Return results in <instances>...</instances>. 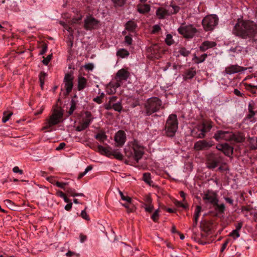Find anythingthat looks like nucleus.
<instances>
[{"label":"nucleus","instance_id":"nucleus-19","mask_svg":"<svg viewBox=\"0 0 257 257\" xmlns=\"http://www.w3.org/2000/svg\"><path fill=\"white\" fill-rule=\"evenodd\" d=\"M196 74V71L195 68L191 67L185 71L183 74L184 80L192 79Z\"/></svg>","mask_w":257,"mask_h":257},{"label":"nucleus","instance_id":"nucleus-63","mask_svg":"<svg viewBox=\"0 0 257 257\" xmlns=\"http://www.w3.org/2000/svg\"><path fill=\"white\" fill-rule=\"evenodd\" d=\"M125 42L126 43H127L128 45H131L132 44V38L131 36H126L125 37Z\"/></svg>","mask_w":257,"mask_h":257},{"label":"nucleus","instance_id":"nucleus-50","mask_svg":"<svg viewBox=\"0 0 257 257\" xmlns=\"http://www.w3.org/2000/svg\"><path fill=\"white\" fill-rule=\"evenodd\" d=\"M115 82H110V86H112V87L115 88L116 90V88H118L119 86H120L122 81H118V80H115Z\"/></svg>","mask_w":257,"mask_h":257},{"label":"nucleus","instance_id":"nucleus-48","mask_svg":"<svg viewBox=\"0 0 257 257\" xmlns=\"http://www.w3.org/2000/svg\"><path fill=\"white\" fill-rule=\"evenodd\" d=\"M104 97V93H102L100 96L93 98V101L98 104H101L102 102V99Z\"/></svg>","mask_w":257,"mask_h":257},{"label":"nucleus","instance_id":"nucleus-44","mask_svg":"<svg viewBox=\"0 0 257 257\" xmlns=\"http://www.w3.org/2000/svg\"><path fill=\"white\" fill-rule=\"evenodd\" d=\"M165 41L166 44L168 46H170L174 43V41L173 40L171 34L167 35Z\"/></svg>","mask_w":257,"mask_h":257},{"label":"nucleus","instance_id":"nucleus-26","mask_svg":"<svg viewBox=\"0 0 257 257\" xmlns=\"http://www.w3.org/2000/svg\"><path fill=\"white\" fill-rule=\"evenodd\" d=\"M233 148L228 144L225 143L223 150V154L228 157H230L233 154Z\"/></svg>","mask_w":257,"mask_h":257},{"label":"nucleus","instance_id":"nucleus-27","mask_svg":"<svg viewBox=\"0 0 257 257\" xmlns=\"http://www.w3.org/2000/svg\"><path fill=\"white\" fill-rule=\"evenodd\" d=\"M137 27V24L133 21H129L125 24V29L130 32H133Z\"/></svg>","mask_w":257,"mask_h":257},{"label":"nucleus","instance_id":"nucleus-4","mask_svg":"<svg viewBox=\"0 0 257 257\" xmlns=\"http://www.w3.org/2000/svg\"><path fill=\"white\" fill-rule=\"evenodd\" d=\"M178 122L177 116L175 114H170L168 117L165 126V132L167 137H173L178 129Z\"/></svg>","mask_w":257,"mask_h":257},{"label":"nucleus","instance_id":"nucleus-51","mask_svg":"<svg viewBox=\"0 0 257 257\" xmlns=\"http://www.w3.org/2000/svg\"><path fill=\"white\" fill-rule=\"evenodd\" d=\"M115 7H122L125 4L126 0H112Z\"/></svg>","mask_w":257,"mask_h":257},{"label":"nucleus","instance_id":"nucleus-13","mask_svg":"<svg viewBox=\"0 0 257 257\" xmlns=\"http://www.w3.org/2000/svg\"><path fill=\"white\" fill-rule=\"evenodd\" d=\"M74 76L72 73H66L64 78V83L65 84V88L67 93L69 94L72 90L73 87Z\"/></svg>","mask_w":257,"mask_h":257},{"label":"nucleus","instance_id":"nucleus-47","mask_svg":"<svg viewBox=\"0 0 257 257\" xmlns=\"http://www.w3.org/2000/svg\"><path fill=\"white\" fill-rule=\"evenodd\" d=\"M159 209L156 210L151 216L152 219L155 222H157L158 220L159 216Z\"/></svg>","mask_w":257,"mask_h":257},{"label":"nucleus","instance_id":"nucleus-10","mask_svg":"<svg viewBox=\"0 0 257 257\" xmlns=\"http://www.w3.org/2000/svg\"><path fill=\"white\" fill-rule=\"evenodd\" d=\"M248 112L245 116V119L249 120L250 122H255V115L257 114V103L253 100L248 102Z\"/></svg>","mask_w":257,"mask_h":257},{"label":"nucleus","instance_id":"nucleus-28","mask_svg":"<svg viewBox=\"0 0 257 257\" xmlns=\"http://www.w3.org/2000/svg\"><path fill=\"white\" fill-rule=\"evenodd\" d=\"M87 79L84 77H79L78 78V90H83L86 86Z\"/></svg>","mask_w":257,"mask_h":257},{"label":"nucleus","instance_id":"nucleus-35","mask_svg":"<svg viewBox=\"0 0 257 257\" xmlns=\"http://www.w3.org/2000/svg\"><path fill=\"white\" fill-rule=\"evenodd\" d=\"M143 180L149 185H151L153 183L151 178V174L149 173H145L143 174Z\"/></svg>","mask_w":257,"mask_h":257},{"label":"nucleus","instance_id":"nucleus-14","mask_svg":"<svg viewBox=\"0 0 257 257\" xmlns=\"http://www.w3.org/2000/svg\"><path fill=\"white\" fill-rule=\"evenodd\" d=\"M213 145L212 141L201 140L196 142L194 148L196 151L207 150Z\"/></svg>","mask_w":257,"mask_h":257},{"label":"nucleus","instance_id":"nucleus-49","mask_svg":"<svg viewBox=\"0 0 257 257\" xmlns=\"http://www.w3.org/2000/svg\"><path fill=\"white\" fill-rule=\"evenodd\" d=\"M201 211V207L199 205H197L195 210L194 214V218H197L200 216V213Z\"/></svg>","mask_w":257,"mask_h":257},{"label":"nucleus","instance_id":"nucleus-34","mask_svg":"<svg viewBox=\"0 0 257 257\" xmlns=\"http://www.w3.org/2000/svg\"><path fill=\"white\" fill-rule=\"evenodd\" d=\"M76 105L77 102L74 100V98L72 99L71 101V106L69 111H68L69 115H71L73 114L74 111L76 109Z\"/></svg>","mask_w":257,"mask_h":257},{"label":"nucleus","instance_id":"nucleus-1","mask_svg":"<svg viewBox=\"0 0 257 257\" xmlns=\"http://www.w3.org/2000/svg\"><path fill=\"white\" fill-rule=\"evenodd\" d=\"M232 33L243 39H252L257 34V26L253 22L238 19Z\"/></svg>","mask_w":257,"mask_h":257},{"label":"nucleus","instance_id":"nucleus-41","mask_svg":"<svg viewBox=\"0 0 257 257\" xmlns=\"http://www.w3.org/2000/svg\"><path fill=\"white\" fill-rule=\"evenodd\" d=\"M179 53L184 56V57H187L188 56L190 53V51L189 50H187L184 47H181L179 49V51H178Z\"/></svg>","mask_w":257,"mask_h":257},{"label":"nucleus","instance_id":"nucleus-11","mask_svg":"<svg viewBox=\"0 0 257 257\" xmlns=\"http://www.w3.org/2000/svg\"><path fill=\"white\" fill-rule=\"evenodd\" d=\"M231 136H232V133L231 132L219 130L215 133L213 138L217 141L220 140L231 141Z\"/></svg>","mask_w":257,"mask_h":257},{"label":"nucleus","instance_id":"nucleus-24","mask_svg":"<svg viewBox=\"0 0 257 257\" xmlns=\"http://www.w3.org/2000/svg\"><path fill=\"white\" fill-rule=\"evenodd\" d=\"M150 6L148 4H139L137 5V11L140 14L148 13L150 11Z\"/></svg>","mask_w":257,"mask_h":257},{"label":"nucleus","instance_id":"nucleus-36","mask_svg":"<svg viewBox=\"0 0 257 257\" xmlns=\"http://www.w3.org/2000/svg\"><path fill=\"white\" fill-rule=\"evenodd\" d=\"M129 52L124 49H121L117 51V55L121 58H124L129 55Z\"/></svg>","mask_w":257,"mask_h":257},{"label":"nucleus","instance_id":"nucleus-52","mask_svg":"<svg viewBox=\"0 0 257 257\" xmlns=\"http://www.w3.org/2000/svg\"><path fill=\"white\" fill-rule=\"evenodd\" d=\"M106 92L108 94H112L116 92L115 88L112 86H110V83L106 87Z\"/></svg>","mask_w":257,"mask_h":257},{"label":"nucleus","instance_id":"nucleus-64","mask_svg":"<svg viewBox=\"0 0 257 257\" xmlns=\"http://www.w3.org/2000/svg\"><path fill=\"white\" fill-rule=\"evenodd\" d=\"M112 105H113V103L108 101L107 103H106L105 104L104 107L106 110H110L111 109H113Z\"/></svg>","mask_w":257,"mask_h":257},{"label":"nucleus","instance_id":"nucleus-3","mask_svg":"<svg viewBox=\"0 0 257 257\" xmlns=\"http://www.w3.org/2000/svg\"><path fill=\"white\" fill-rule=\"evenodd\" d=\"M162 102L161 99L157 97L149 98L144 104L145 112L146 115H150L159 110L162 106Z\"/></svg>","mask_w":257,"mask_h":257},{"label":"nucleus","instance_id":"nucleus-53","mask_svg":"<svg viewBox=\"0 0 257 257\" xmlns=\"http://www.w3.org/2000/svg\"><path fill=\"white\" fill-rule=\"evenodd\" d=\"M86 145L95 151L97 150V146L93 142L87 141Z\"/></svg>","mask_w":257,"mask_h":257},{"label":"nucleus","instance_id":"nucleus-17","mask_svg":"<svg viewBox=\"0 0 257 257\" xmlns=\"http://www.w3.org/2000/svg\"><path fill=\"white\" fill-rule=\"evenodd\" d=\"M246 68L237 65H231L227 67L225 69V73L227 74H232L236 73L243 71L246 70Z\"/></svg>","mask_w":257,"mask_h":257},{"label":"nucleus","instance_id":"nucleus-59","mask_svg":"<svg viewBox=\"0 0 257 257\" xmlns=\"http://www.w3.org/2000/svg\"><path fill=\"white\" fill-rule=\"evenodd\" d=\"M207 55L206 54H204L202 55L200 57L197 58V63H200L203 62L205 60L206 58L207 57Z\"/></svg>","mask_w":257,"mask_h":257},{"label":"nucleus","instance_id":"nucleus-15","mask_svg":"<svg viewBox=\"0 0 257 257\" xmlns=\"http://www.w3.org/2000/svg\"><path fill=\"white\" fill-rule=\"evenodd\" d=\"M126 137L125 132L123 131H118L115 135L114 141L116 147H122L126 141Z\"/></svg>","mask_w":257,"mask_h":257},{"label":"nucleus","instance_id":"nucleus-56","mask_svg":"<svg viewBox=\"0 0 257 257\" xmlns=\"http://www.w3.org/2000/svg\"><path fill=\"white\" fill-rule=\"evenodd\" d=\"M238 231H239L234 229L230 233L229 235L234 237V238H237L240 236V234Z\"/></svg>","mask_w":257,"mask_h":257},{"label":"nucleus","instance_id":"nucleus-30","mask_svg":"<svg viewBox=\"0 0 257 257\" xmlns=\"http://www.w3.org/2000/svg\"><path fill=\"white\" fill-rule=\"evenodd\" d=\"M167 14V11L163 8H160L156 11V15L159 19H163Z\"/></svg>","mask_w":257,"mask_h":257},{"label":"nucleus","instance_id":"nucleus-54","mask_svg":"<svg viewBox=\"0 0 257 257\" xmlns=\"http://www.w3.org/2000/svg\"><path fill=\"white\" fill-rule=\"evenodd\" d=\"M88 126L84 123L83 122L81 124L77 126L76 128V130L78 132H81L87 128Z\"/></svg>","mask_w":257,"mask_h":257},{"label":"nucleus","instance_id":"nucleus-18","mask_svg":"<svg viewBox=\"0 0 257 257\" xmlns=\"http://www.w3.org/2000/svg\"><path fill=\"white\" fill-rule=\"evenodd\" d=\"M130 75V72L126 69L122 68L117 72L115 79L121 81H126Z\"/></svg>","mask_w":257,"mask_h":257},{"label":"nucleus","instance_id":"nucleus-62","mask_svg":"<svg viewBox=\"0 0 257 257\" xmlns=\"http://www.w3.org/2000/svg\"><path fill=\"white\" fill-rule=\"evenodd\" d=\"M46 74L44 72H41L39 75L40 81H45Z\"/></svg>","mask_w":257,"mask_h":257},{"label":"nucleus","instance_id":"nucleus-20","mask_svg":"<svg viewBox=\"0 0 257 257\" xmlns=\"http://www.w3.org/2000/svg\"><path fill=\"white\" fill-rule=\"evenodd\" d=\"M245 137L243 133L237 132L234 133H232L231 141H233L235 143H242L245 141Z\"/></svg>","mask_w":257,"mask_h":257},{"label":"nucleus","instance_id":"nucleus-45","mask_svg":"<svg viewBox=\"0 0 257 257\" xmlns=\"http://www.w3.org/2000/svg\"><path fill=\"white\" fill-rule=\"evenodd\" d=\"M119 193L120 194V196L121 197V198L122 200L125 201L128 203H131L132 202V198L128 196H125L123 193L121 191H119Z\"/></svg>","mask_w":257,"mask_h":257},{"label":"nucleus","instance_id":"nucleus-23","mask_svg":"<svg viewBox=\"0 0 257 257\" xmlns=\"http://www.w3.org/2000/svg\"><path fill=\"white\" fill-rule=\"evenodd\" d=\"M93 119L94 117H93L90 111H86L84 113V116L82 118V122L89 126Z\"/></svg>","mask_w":257,"mask_h":257},{"label":"nucleus","instance_id":"nucleus-40","mask_svg":"<svg viewBox=\"0 0 257 257\" xmlns=\"http://www.w3.org/2000/svg\"><path fill=\"white\" fill-rule=\"evenodd\" d=\"M113 109L115 111L120 112L122 110V106L121 105V101H118L112 105Z\"/></svg>","mask_w":257,"mask_h":257},{"label":"nucleus","instance_id":"nucleus-21","mask_svg":"<svg viewBox=\"0 0 257 257\" xmlns=\"http://www.w3.org/2000/svg\"><path fill=\"white\" fill-rule=\"evenodd\" d=\"M216 44L214 42L205 41L203 42L199 47V49L202 52H204L208 49L213 48L216 46Z\"/></svg>","mask_w":257,"mask_h":257},{"label":"nucleus","instance_id":"nucleus-6","mask_svg":"<svg viewBox=\"0 0 257 257\" xmlns=\"http://www.w3.org/2000/svg\"><path fill=\"white\" fill-rule=\"evenodd\" d=\"M63 113L60 109H55L50 116L49 118L47 119L45 125L43 127V130L50 128L53 126L58 124L62 121Z\"/></svg>","mask_w":257,"mask_h":257},{"label":"nucleus","instance_id":"nucleus-9","mask_svg":"<svg viewBox=\"0 0 257 257\" xmlns=\"http://www.w3.org/2000/svg\"><path fill=\"white\" fill-rule=\"evenodd\" d=\"M179 34L185 38H192L197 33V29L192 25H182L178 29Z\"/></svg>","mask_w":257,"mask_h":257},{"label":"nucleus","instance_id":"nucleus-22","mask_svg":"<svg viewBox=\"0 0 257 257\" xmlns=\"http://www.w3.org/2000/svg\"><path fill=\"white\" fill-rule=\"evenodd\" d=\"M111 148L107 146L106 147H104L101 145L97 146V151L99 152L101 155H106V156H111Z\"/></svg>","mask_w":257,"mask_h":257},{"label":"nucleus","instance_id":"nucleus-16","mask_svg":"<svg viewBox=\"0 0 257 257\" xmlns=\"http://www.w3.org/2000/svg\"><path fill=\"white\" fill-rule=\"evenodd\" d=\"M202 198L206 203H209L212 205L215 204L216 201H219L216 194L213 192L208 191L204 193Z\"/></svg>","mask_w":257,"mask_h":257},{"label":"nucleus","instance_id":"nucleus-43","mask_svg":"<svg viewBox=\"0 0 257 257\" xmlns=\"http://www.w3.org/2000/svg\"><path fill=\"white\" fill-rule=\"evenodd\" d=\"M55 185L65 191L66 188H67V187L68 185V183L56 181L55 183Z\"/></svg>","mask_w":257,"mask_h":257},{"label":"nucleus","instance_id":"nucleus-8","mask_svg":"<svg viewBox=\"0 0 257 257\" xmlns=\"http://www.w3.org/2000/svg\"><path fill=\"white\" fill-rule=\"evenodd\" d=\"M218 19L215 15H209L202 21V26L205 31L213 30L217 25Z\"/></svg>","mask_w":257,"mask_h":257},{"label":"nucleus","instance_id":"nucleus-60","mask_svg":"<svg viewBox=\"0 0 257 257\" xmlns=\"http://www.w3.org/2000/svg\"><path fill=\"white\" fill-rule=\"evenodd\" d=\"M161 30L160 27L158 25H155L153 27L152 33L155 34L158 33Z\"/></svg>","mask_w":257,"mask_h":257},{"label":"nucleus","instance_id":"nucleus-55","mask_svg":"<svg viewBox=\"0 0 257 257\" xmlns=\"http://www.w3.org/2000/svg\"><path fill=\"white\" fill-rule=\"evenodd\" d=\"M144 200L145 202L143 203V205L152 204V199L151 197L148 195H146L144 197Z\"/></svg>","mask_w":257,"mask_h":257},{"label":"nucleus","instance_id":"nucleus-32","mask_svg":"<svg viewBox=\"0 0 257 257\" xmlns=\"http://www.w3.org/2000/svg\"><path fill=\"white\" fill-rule=\"evenodd\" d=\"M111 156H113L115 158L119 160H122L123 159L122 154L118 151V150L111 149Z\"/></svg>","mask_w":257,"mask_h":257},{"label":"nucleus","instance_id":"nucleus-5","mask_svg":"<svg viewBox=\"0 0 257 257\" xmlns=\"http://www.w3.org/2000/svg\"><path fill=\"white\" fill-rule=\"evenodd\" d=\"M211 122L203 121L198 124L191 131V135L193 137L203 139L207 133L209 132L212 128Z\"/></svg>","mask_w":257,"mask_h":257},{"label":"nucleus","instance_id":"nucleus-33","mask_svg":"<svg viewBox=\"0 0 257 257\" xmlns=\"http://www.w3.org/2000/svg\"><path fill=\"white\" fill-rule=\"evenodd\" d=\"M94 138L100 141L101 143H104V142L107 139V136L104 133H98L96 135H95Z\"/></svg>","mask_w":257,"mask_h":257},{"label":"nucleus","instance_id":"nucleus-29","mask_svg":"<svg viewBox=\"0 0 257 257\" xmlns=\"http://www.w3.org/2000/svg\"><path fill=\"white\" fill-rule=\"evenodd\" d=\"M218 203V201H216V203L213 205L214 206L215 210L219 214L224 213L225 208L224 204L223 203L219 204Z\"/></svg>","mask_w":257,"mask_h":257},{"label":"nucleus","instance_id":"nucleus-39","mask_svg":"<svg viewBox=\"0 0 257 257\" xmlns=\"http://www.w3.org/2000/svg\"><path fill=\"white\" fill-rule=\"evenodd\" d=\"M184 203H182L181 201H177L175 200L174 201V203L175 205L177 207H182L184 209H187L188 207V205L187 203L183 202Z\"/></svg>","mask_w":257,"mask_h":257},{"label":"nucleus","instance_id":"nucleus-25","mask_svg":"<svg viewBox=\"0 0 257 257\" xmlns=\"http://www.w3.org/2000/svg\"><path fill=\"white\" fill-rule=\"evenodd\" d=\"M150 50L153 57L158 59L160 57V48L157 44L152 45L150 48Z\"/></svg>","mask_w":257,"mask_h":257},{"label":"nucleus","instance_id":"nucleus-46","mask_svg":"<svg viewBox=\"0 0 257 257\" xmlns=\"http://www.w3.org/2000/svg\"><path fill=\"white\" fill-rule=\"evenodd\" d=\"M143 207H144L145 211L149 213H151L154 210V206L152 204L144 205H143Z\"/></svg>","mask_w":257,"mask_h":257},{"label":"nucleus","instance_id":"nucleus-12","mask_svg":"<svg viewBox=\"0 0 257 257\" xmlns=\"http://www.w3.org/2000/svg\"><path fill=\"white\" fill-rule=\"evenodd\" d=\"M99 22L92 16H88L84 20V28L86 30L94 29Z\"/></svg>","mask_w":257,"mask_h":257},{"label":"nucleus","instance_id":"nucleus-37","mask_svg":"<svg viewBox=\"0 0 257 257\" xmlns=\"http://www.w3.org/2000/svg\"><path fill=\"white\" fill-rule=\"evenodd\" d=\"M252 208L250 205L242 206L240 208L241 212L244 214L245 217H247V212L251 211Z\"/></svg>","mask_w":257,"mask_h":257},{"label":"nucleus","instance_id":"nucleus-31","mask_svg":"<svg viewBox=\"0 0 257 257\" xmlns=\"http://www.w3.org/2000/svg\"><path fill=\"white\" fill-rule=\"evenodd\" d=\"M246 89L251 92L252 94H255L257 93V85H253L250 84H245Z\"/></svg>","mask_w":257,"mask_h":257},{"label":"nucleus","instance_id":"nucleus-42","mask_svg":"<svg viewBox=\"0 0 257 257\" xmlns=\"http://www.w3.org/2000/svg\"><path fill=\"white\" fill-rule=\"evenodd\" d=\"M65 191L70 196L72 197H76L75 194H76V190L74 189L71 188L69 186H67V188H66Z\"/></svg>","mask_w":257,"mask_h":257},{"label":"nucleus","instance_id":"nucleus-2","mask_svg":"<svg viewBox=\"0 0 257 257\" xmlns=\"http://www.w3.org/2000/svg\"><path fill=\"white\" fill-rule=\"evenodd\" d=\"M144 153V147L136 140L129 142L124 148L125 156L137 163L142 158Z\"/></svg>","mask_w":257,"mask_h":257},{"label":"nucleus","instance_id":"nucleus-38","mask_svg":"<svg viewBox=\"0 0 257 257\" xmlns=\"http://www.w3.org/2000/svg\"><path fill=\"white\" fill-rule=\"evenodd\" d=\"M13 112L11 111H4L3 113V117L2 118V121L4 123L8 121L10 117L12 115Z\"/></svg>","mask_w":257,"mask_h":257},{"label":"nucleus","instance_id":"nucleus-61","mask_svg":"<svg viewBox=\"0 0 257 257\" xmlns=\"http://www.w3.org/2000/svg\"><path fill=\"white\" fill-rule=\"evenodd\" d=\"M81 217L85 220H89V217L85 210H82L81 213Z\"/></svg>","mask_w":257,"mask_h":257},{"label":"nucleus","instance_id":"nucleus-57","mask_svg":"<svg viewBox=\"0 0 257 257\" xmlns=\"http://www.w3.org/2000/svg\"><path fill=\"white\" fill-rule=\"evenodd\" d=\"M198 219L197 218H194L193 217V224L192 226V230L193 232V235H196V233L194 232V229L196 228L197 225V222H198Z\"/></svg>","mask_w":257,"mask_h":257},{"label":"nucleus","instance_id":"nucleus-7","mask_svg":"<svg viewBox=\"0 0 257 257\" xmlns=\"http://www.w3.org/2000/svg\"><path fill=\"white\" fill-rule=\"evenodd\" d=\"M223 162L220 153H210L206 156V165L209 169H214Z\"/></svg>","mask_w":257,"mask_h":257},{"label":"nucleus","instance_id":"nucleus-58","mask_svg":"<svg viewBox=\"0 0 257 257\" xmlns=\"http://www.w3.org/2000/svg\"><path fill=\"white\" fill-rule=\"evenodd\" d=\"M52 57V54L49 55L46 58H44L43 60V63L44 65H47Z\"/></svg>","mask_w":257,"mask_h":257}]
</instances>
